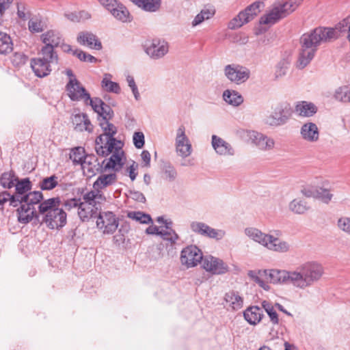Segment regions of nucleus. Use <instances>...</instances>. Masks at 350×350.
Listing matches in <instances>:
<instances>
[{"instance_id":"obj_57","label":"nucleus","mask_w":350,"mask_h":350,"mask_svg":"<svg viewBox=\"0 0 350 350\" xmlns=\"http://www.w3.org/2000/svg\"><path fill=\"white\" fill-rule=\"evenodd\" d=\"M84 101L86 104L89 103L94 111L97 113H99L100 110L103 107V105H105V103L98 98H91L90 97V98H85Z\"/></svg>"},{"instance_id":"obj_12","label":"nucleus","mask_w":350,"mask_h":350,"mask_svg":"<svg viewBox=\"0 0 350 350\" xmlns=\"http://www.w3.org/2000/svg\"><path fill=\"white\" fill-rule=\"evenodd\" d=\"M224 74L230 82L236 85H241L245 83L250 79L251 72L245 66L232 64L224 66Z\"/></svg>"},{"instance_id":"obj_9","label":"nucleus","mask_w":350,"mask_h":350,"mask_svg":"<svg viewBox=\"0 0 350 350\" xmlns=\"http://www.w3.org/2000/svg\"><path fill=\"white\" fill-rule=\"evenodd\" d=\"M247 276L266 291L271 290V286L261 278L262 276H267L270 282L273 284H282V269L250 270Z\"/></svg>"},{"instance_id":"obj_30","label":"nucleus","mask_w":350,"mask_h":350,"mask_svg":"<svg viewBox=\"0 0 350 350\" xmlns=\"http://www.w3.org/2000/svg\"><path fill=\"white\" fill-rule=\"evenodd\" d=\"M243 316L250 325H256L262 320L263 314L258 306H250L244 311Z\"/></svg>"},{"instance_id":"obj_37","label":"nucleus","mask_w":350,"mask_h":350,"mask_svg":"<svg viewBox=\"0 0 350 350\" xmlns=\"http://www.w3.org/2000/svg\"><path fill=\"white\" fill-rule=\"evenodd\" d=\"M46 21L39 16L31 17L28 22V29L33 33H41L46 29Z\"/></svg>"},{"instance_id":"obj_18","label":"nucleus","mask_w":350,"mask_h":350,"mask_svg":"<svg viewBox=\"0 0 350 350\" xmlns=\"http://www.w3.org/2000/svg\"><path fill=\"white\" fill-rule=\"evenodd\" d=\"M202 251L195 245L186 247L181 251L180 262L187 268L194 267L202 262Z\"/></svg>"},{"instance_id":"obj_7","label":"nucleus","mask_w":350,"mask_h":350,"mask_svg":"<svg viewBox=\"0 0 350 350\" xmlns=\"http://www.w3.org/2000/svg\"><path fill=\"white\" fill-rule=\"evenodd\" d=\"M82 200L77 211L80 219L87 221L93 217L97 216L100 204L105 201V197L96 192H86L83 195Z\"/></svg>"},{"instance_id":"obj_14","label":"nucleus","mask_w":350,"mask_h":350,"mask_svg":"<svg viewBox=\"0 0 350 350\" xmlns=\"http://www.w3.org/2000/svg\"><path fill=\"white\" fill-rule=\"evenodd\" d=\"M202 268L212 275H224L230 271L228 265L220 258L207 255L203 258Z\"/></svg>"},{"instance_id":"obj_36","label":"nucleus","mask_w":350,"mask_h":350,"mask_svg":"<svg viewBox=\"0 0 350 350\" xmlns=\"http://www.w3.org/2000/svg\"><path fill=\"white\" fill-rule=\"evenodd\" d=\"M133 3L142 10L154 12L159 10L161 0H131Z\"/></svg>"},{"instance_id":"obj_17","label":"nucleus","mask_w":350,"mask_h":350,"mask_svg":"<svg viewBox=\"0 0 350 350\" xmlns=\"http://www.w3.org/2000/svg\"><path fill=\"white\" fill-rule=\"evenodd\" d=\"M191 230L202 237L221 240L226 236V231L222 229H215L202 221H193L190 224Z\"/></svg>"},{"instance_id":"obj_32","label":"nucleus","mask_w":350,"mask_h":350,"mask_svg":"<svg viewBox=\"0 0 350 350\" xmlns=\"http://www.w3.org/2000/svg\"><path fill=\"white\" fill-rule=\"evenodd\" d=\"M223 100L228 105L239 107L243 103L242 95L234 90H226L222 94Z\"/></svg>"},{"instance_id":"obj_45","label":"nucleus","mask_w":350,"mask_h":350,"mask_svg":"<svg viewBox=\"0 0 350 350\" xmlns=\"http://www.w3.org/2000/svg\"><path fill=\"white\" fill-rule=\"evenodd\" d=\"M85 155V150L82 147H76L71 150L70 153V159L74 165H82Z\"/></svg>"},{"instance_id":"obj_58","label":"nucleus","mask_w":350,"mask_h":350,"mask_svg":"<svg viewBox=\"0 0 350 350\" xmlns=\"http://www.w3.org/2000/svg\"><path fill=\"white\" fill-rule=\"evenodd\" d=\"M73 55H76L81 61L88 62H96L97 61L96 58L94 56L80 50L73 51Z\"/></svg>"},{"instance_id":"obj_21","label":"nucleus","mask_w":350,"mask_h":350,"mask_svg":"<svg viewBox=\"0 0 350 350\" xmlns=\"http://www.w3.org/2000/svg\"><path fill=\"white\" fill-rule=\"evenodd\" d=\"M68 95L72 100H84L90 98V94L76 78H72L66 85Z\"/></svg>"},{"instance_id":"obj_25","label":"nucleus","mask_w":350,"mask_h":350,"mask_svg":"<svg viewBox=\"0 0 350 350\" xmlns=\"http://www.w3.org/2000/svg\"><path fill=\"white\" fill-rule=\"evenodd\" d=\"M301 138L310 143H315L319 139V130L317 125L312 122L304 123L300 129Z\"/></svg>"},{"instance_id":"obj_13","label":"nucleus","mask_w":350,"mask_h":350,"mask_svg":"<svg viewBox=\"0 0 350 350\" xmlns=\"http://www.w3.org/2000/svg\"><path fill=\"white\" fill-rule=\"evenodd\" d=\"M174 146L176 154L182 159L187 158L192 154V145L186 135L184 125H180L176 130Z\"/></svg>"},{"instance_id":"obj_39","label":"nucleus","mask_w":350,"mask_h":350,"mask_svg":"<svg viewBox=\"0 0 350 350\" xmlns=\"http://www.w3.org/2000/svg\"><path fill=\"white\" fill-rule=\"evenodd\" d=\"M112 75L109 73H105L101 81L102 88L108 92L118 94L120 92V88L118 83L111 81Z\"/></svg>"},{"instance_id":"obj_6","label":"nucleus","mask_w":350,"mask_h":350,"mask_svg":"<svg viewBox=\"0 0 350 350\" xmlns=\"http://www.w3.org/2000/svg\"><path fill=\"white\" fill-rule=\"evenodd\" d=\"M59 198H53L39 205V212L44 215L43 221L51 229H58L66 224V214L59 207Z\"/></svg>"},{"instance_id":"obj_52","label":"nucleus","mask_w":350,"mask_h":350,"mask_svg":"<svg viewBox=\"0 0 350 350\" xmlns=\"http://www.w3.org/2000/svg\"><path fill=\"white\" fill-rule=\"evenodd\" d=\"M126 80L129 87L130 88V89L134 96L135 99L136 100H139L141 96H140V94L139 92L137 86L135 83L134 77L133 76L129 75L126 76Z\"/></svg>"},{"instance_id":"obj_26","label":"nucleus","mask_w":350,"mask_h":350,"mask_svg":"<svg viewBox=\"0 0 350 350\" xmlns=\"http://www.w3.org/2000/svg\"><path fill=\"white\" fill-rule=\"evenodd\" d=\"M81 166L84 175L90 178L94 176L100 169V163L94 155H86Z\"/></svg>"},{"instance_id":"obj_64","label":"nucleus","mask_w":350,"mask_h":350,"mask_svg":"<svg viewBox=\"0 0 350 350\" xmlns=\"http://www.w3.org/2000/svg\"><path fill=\"white\" fill-rule=\"evenodd\" d=\"M27 12H26V7L24 3L20 2L17 3V15L18 16L23 20L27 18Z\"/></svg>"},{"instance_id":"obj_47","label":"nucleus","mask_w":350,"mask_h":350,"mask_svg":"<svg viewBox=\"0 0 350 350\" xmlns=\"http://www.w3.org/2000/svg\"><path fill=\"white\" fill-rule=\"evenodd\" d=\"M334 98L342 102H350V85L338 88L334 94Z\"/></svg>"},{"instance_id":"obj_29","label":"nucleus","mask_w":350,"mask_h":350,"mask_svg":"<svg viewBox=\"0 0 350 350\" xmlns=\"http://www.w3.org/2000/svg\"><path fill=\"white\" fill-rule=\"evenodd\" d=\"M109 12L116 20L122 23H129L132 20L128 9L119 1Z\"/></svg>"},{"instance_id":"obj_46","label":"nucleus","mask_w":350,"mask_h":350,"mask_svg":"<svg viewBox=\"0 0 350 350\" xmlns=\"http://www.w3.org/2000/svg\"><path fill=\"white\" fill-rule=\"evenodd\" d=\"M18 178L15 176L14 173L12 172H4L0 178V183L4 188H12Z\"/></svg>"},{"instance_id":"obj_59","label":"nucleus","mask_w":350,"mask_h":350,"mask_svg":"<svg viewBox=\"0 0 350 350\" xmlns=\"http://www.w3.org/2000/svg\"><path fill=\"white\" fill-rule=\"evenodd\" d=\"M163 174H164V178L166 180H167L169 182H172L176 179V176H177V172L173 167L167 166L164 169Z\"/></svg>"},{"instance_id":"obj_8","label":"nucleus","mask_w":350,"mask_h":350,"mask_svg":"<svg viewBox=\"0 0 350 350\" xmlns=\"http://www.w3.org/2000/svg\"><path fill=\"white\" fill-rule=\"evenodd\" d=\"M40 41L44 44L40 50V55L55 60V57L58 56L55 49L59 47L64 41L62 33L55 29L47 30L40 35Z\"/></svg>"},{"instance_id":"obj_54","label":"nucleus","mask_w":350,"mask_h":350,"mask_svg":"<svg viewBox=\"0 0 350 350\" xmlns=\"http://www.w3.org/2000/svg\"><path fill=\"white\" fill-rule=\"evenodd\" d=\"M337 226L343 232L350 236V217H343L338 219Z\"/></svg>"},{"instance_id":"obj_15","label":"nucleus","mask_w":350,"mask_h":350,"mask_svg":"<svg viewBox=\"0 0 350 350\" xmlns=\"http://www.w3.org/2000/svg\"><path fill=\"white\" fill-rule=\"evenodd\" d=\"M170 44L164 39L154 38L145 46V53L153 60L163 58L169 52Z\"/></svg>"},{"instance_id":"obj_38","label":"nucleus","mask_w":350,"mask_h":350,"mask_svg":"<svg viewBox=\"0 0 350 350\" xmlns=\"http://www.w3.org/2000/svg\"><path fill=\"white\" fill-rule=\"evenodd\" d=\"M288 207L289 211L297 215L304 214L310 208L308 203L300 198L293 199L289 202Z\"/></svg>"},{"instance_id":"obj_50","label":"nucleus","mask_w":350,"mask_h":350,"mask_svg":"<svg viewBox=\"0 0 350 350\" xmlns=\"http://www.w3.org/2000/svg\"><path fill=\"white\" fill-rule=\"evenodd\" d=\"M129 218L133 219L137 221H139L141 224H150L152 222V219L150 216L148 214L144 213L142 212H130L128 214Z\"/></svg>"},{"instance_id":"obj_56","label":"nucleus","mask_w":350,"mask_h":350,"mask_svg":"<svg viewBox=\"0 0 350 350\" xmlns=\"http://www.w3.org/2000/svg\"><path fill=\"white\" fill-rule=\"evenodd\" d=\"M98 115L101 118L100 120L109 121L112 118L113 116V111L108 105L105 103Z\"/></svg>"},{"instance_id":"obj_31","label":"nucleus","mask_w":350,"mask_h":350,"mask_svg":"<svg viewBox=\"0 0 350 350\" xmlns=\"http://www.w3.org/2000/svg\"><path fill=\"white\" fill-rule=\"evenodd\" d=\"M14 187L16 188V193L12 195V200L14 199L16 203H19L21 202V198L25 197V195L27 194L26 193L31 189V185L28 178H24L21 180H18L17 179Z\"/></svg>"},{"instance_id":"obj_24","label":"nucleus","mask_w":350,"mask_h":350,"mask_svg":"<svg viewBox=\"0 0 350 350\" xmlns=\"http://www.w3.org/2000/svg\"><path fill=\"white\" fill-rule=\"evenodd\" d=\"M288 120V116L282 107H277L273 112L267 116L264 120L265 124L272 127L284 124Z\"/></svg>"},{"instance_id":"obj_49","label":"nucleus","mask_w":350,"mask_h":350,"mask_svg":"<svg viewBox=\"0 0 350 350\" xmlns=\"http://www.w3.org/2000/svg\"><path fill=\"white\" fill-rule=\"evenodd\" d=\"M349 23V16L346 17L342 19L341 21L338 23L334 27H326V29L334 30V34L336 37L333 38V41L336 40L339 36L340 33L345 32L348 30V25Z\"/></svg>"},{"instance_id":"obj_51","label":"nucleus","mask_w":350,"mask_h":350,"mask_svg":"<svg viewBox=\"0 0 350 350\" xmlns=\"http://www.w3.org/2000/svg\"><path fill=\"white\" fill-rule=\"evenodd\" d=\"M159 235H160L163 239L168 241L171 243H174L178 239V234L174 230L161 228Z\"/></svg>"},{"instance_id":"obj_43","label":"nucleus","mask_w":350,"mask_h":350,"mask_svg":"<svg viewBox=\"0 0 350 350\" xmlns=\"http://www.w3.org/2000/svg\"><path fill=\"white\" fill-rule=\"evenodd\" d=\"M261 306L268 314L272 324L278 325L279 323V318L274 306L265 300L262 301Z\"/></svg>"},{"instance_id":"obj_20","label":"nucleus","mask_w":350,"mask_h":350,"mask_svg":"<svg viewBox=\"0 0 350 350\" xmlns=\"http://www.w3.org/2000/svg\"><path fill=\"white\" fill-rule=\"evenodd\" d=\"M211 145L218 155L232 157L235 154L234 147L229 142L216 135H213L211 137Z\"/></svg>"},{"instance_id":"obj_41","label":"nucleus","mask_w":350,"mask_h":350,"mask_svg":"<svg viewBox=\"0 0 350 350\" xmlns=\"http://www.w3.org/2000/svg\"><path fill=\"white\" fill-rule=\"evenodd\" d=\"M42 198L43 196L40 191L29 192L25 195V197L21 198V202L19 203H25L31 206H33V204L39 203Z\"/></svg>"},{"instance_id":"obj_1","label":"nucleus","mask_w":350,"mask_h":350,"mask_svg":"<svg viewBox=\"0 0 350 350\" xmlns=\"http://www.w3.org/2000/svg\"><path fill=\"white\" fill-rule=\"evenodd\" d=\"M99 124L103 133L96 139L95 150L98 155L103 157L111 154L104 165L105 170L119 171L124 165V154L122 142L113 137L117 133V128L107 120H100Z\"/></svg>"},{"instance_id":"obj_42","label":"nucleus","mask_w":350,"mask_h":350,"mask_svg":"<svg viewBox=\"0 0 350 350\" xmlns=\"http://www.w3.org/2000/svg\"><path fill=\"white\" fill-rule=\"evenodd\" d=\"M290 61L288 58H284L279 61L275 68L274 75L276 79H280L284 77L289 68Z\"/></svg>"},{"instance_id":"obj_61","label":"nucleus","mask_w":350,"mask_h":350,"mask_svg":"<svg viewBox=\"0 0 350 350\" xmlns=\"http://www.w3.org/2000/svg\"><path fill=\"white\" fill-rule=\"evenodd\" d=\"M81 199L72 198L65 202L64 206L66 210L70 211L72 208H79Z\"/></svg>"},{"instance_id":"obj_2","label":"nucleus","mask_w":350,"mask_h":350,"mask_svg":"<svg viewBox=\"0 0 350 350\" xmlns=\"http://www.w3.org/2000/svg\"><path fill=\"white\" fill-rule=\"evenodd\" d=\"M324 268L317 261H308L295 269H282V284L290 285L297 290H306L321 280Z\"/></svg>"},{"instance_id":"obj_55","label":"nucleus","mask_w":350,"mask_h":350,"mask_svg":"<svg viewBox=\"0 0 350 350\" xmlns=\"http://www.w3.org/2000/svg\"><path fill=\"white\" fill-rule=\"evenodd\" d=\"M13 196H11L8 192L4 191L0 193V211L3 209L4 204L7 202H10V205L13 206H16L17 203L16 200H12Z\"/></svg>"},{"instance_id":"obj_63","label":"nucleus","mask_w":350,"mask_h":350,"mask_svg":"<svg viewBox=\"0 0 350 350\" xmlns=\"http://www.w3.org/2000/svg\"><path fill=\"white\" fill-rule=\"evenodd\" d=\"M129 198L136 202L144 203L146 201V198L144 194L138 191H130Z\"/></svg>"},{"instance_id":"obj_10","label":"nucleus","mask_w":350,"mask_h":350,"mask_svg":"<svg viewBox=\"0 0 350 350\" xmlns=\"http://www.w3.org/2000/svg\"><path fill=\"white\" fill-rule=\"evenodd\" d=\"M241 136L262 151H271L275 148L273 138L254 130H243Z\"/></svg>"},{"instance_id":"obj_62","label":"nucleus","mask_w":350,"mask_h":350,"mask_svg":"<svg viewBox=\"0 0 350 350\" xmlns=\"http://www.w3.org/2000/svg\"><path fill=\"white\" fill-rule=\"evenodd\" d=\"M138 169V164L135 161H133L132 164L126 168V172L128 173L131 180L134 181L137 176V170Z\"/></svg>"},{"instance_id":"obj_33","label":"nucleus","mask_w":350,"mask_h":350,"mask_svg":"<svg viewBox=\"0 0 350 350\" xmlns=\"http://www.w3.org/2000/svg\"><path fill=\"white\" fill-rule=\"evenodd\" d=\"M72 122L75 125V129L79 131L92 132L93 130V126L85 113L76 114L73 118Z\"/></svg>"},{"instance_id":"obj_28","label":"nucleus","mask_w":350,"mask_h":350,"mask_svg":"<svg viewBox=\"0 0 350 350\" xmlns=\"http://www.w3.org/2000/svg\"><path fill=\"white\" fill-rule=\"evenodd\" d=\"M77 42L89 48L100 50L102 48L100 42L96 36L90 32H80L77 36Z\"/></svg>"},{"instance_id":"obj_22","label":"nucleus","mask_w":350,"mask_h":350,"mask_svg":"<svg viewBox=\"0 0 350 350\" xmlns=\"http://www.w3.org/2000/svg\"><path fill=\"white\" fill-rule=\"evenodd\" d=\"M329 185L327 180H324L321 177L314 178L310 184L302 187L301 193L306 198H312L317 199L319 195H316V192L321 193L325 187Z\"/></svg>"},{"instance_id":"obj_60","label":"nucleus","mask_w":350,"mask_h":350,"mask_svg":"<svg viewBox=\"0 0 350 350\" xmlns=\"http://www.w3.org/2000/svg\"><path fill=\"white\" fill-rule=\"evenodd\" d=\"M133 143L137 148H142L144 145V135L142 132H135L133 137Z\"/></svg>"},{"instance_id":"obj_27","label":"nucleus","mask_w":350,"mask_h":350,"mask_svg":"<svg viewBox=\"0 0 350 350\" xmlns=\"http://www.w3.org/2000/svg\"><path fill=\"white\" fill-rule=\"evenodd\" d=\"M318 107L311 102L301 100L295 107V113L300 117L310 118L317 113Z\"/></svg>"},{"instance_id":"obj_48","label":"nucleus","mask_w":350,"mask_h":350,"mask_svg":"<svg viewBox=\"0 0 350 350\" xmlns=\"http://www.w3.org/2000/svg\"><path fill=\"white\" fill-rule=\"evenodd\" d=\"M58 185V177L53 175L44 178L39 183V186L42 190H51Z\"/></svg>"},{"instance_id":"obj_16","label":"nucleus","mask_w":350,"mask_h":350,"mask_svg":"<svg viewBox=\"0 0 350 350\" xmlns=\"http://www.w3.org/2000/svg\"><path fill=\"white\" fill-rule=\"evenodd\" d=\"M96 226L103 234H113L119 225L118 219L111 211L99 213L96 219Z\"/></svg>"},{"instance_id":"obj_34","label":"nucleus","mask_w":350,"mask_h":350,"mask_svg":"<svg viewBox=\"0 0 350 350\" xmlns=\"http://www.w3.org/2000/svg\"><path fill=\"white\" fill-rule=\"evenodd\" d=\"M224 300L226 306L234 310H237L243 306V298L237 292L230 291L226 293L224 296Z\"/></svg>"},{"instance_id":"obj_11","label":"nucleus","mask_w":350,"mask_h":350,"mask_svg":"<svg viewBox=\"0 0 350 350\" xmlns=\"http://www.w3.org/2000/svg\"><path fill=\"white\" fill-rule=\"evenodd\" d=\"M261 5L262 3L260 2H254L247 6L228 23V27L230 29H237L253 20L260 12Z\"/></svg>"},{"instance_id":"obj_19","label":"nucleus","mask_w":350,"mask_h":350,"mask_svg":"<svg viewBox=\"0 0 350 350\" xmlns=\"http://www.w3.org/2000/svg\"><path fill=\"white\" fill-rule=\"evenodd\" d=\"M58 64V57L55 60L46 58L42 55L41 57L33 58L31 60V67L35 75L38 77H44L50 74L51 67Z\"/></svg>"},{"instance_id":"obj_40","label":"nucleus","mask_w":350,"mask_h":350,"mask_svg":"<svg viewBox=\"0 0 350 350\" xmlns=\"http://www.w3.org/2000/svg\"><path fill=\"white\" fill-rule=\"evenodd\" d=\"M215 10L212 8H204L191 21L192 27H196L202 24L205 20H208L215 14Z\"/></svg>"},{"instance_id":"obj_35","label":"nucleus","mask_w":350,"mask_h":350,"mask_svg":"<svg viewBox=\"0 0 350 350\" xmlns=\"http://www.w3.org/2000/svg\"><path fill=\"white\" fill-rule=\"evenodd\" d=\"M21 204V206L17 209L18 219L21 223L27 224L33 219L35 209L33 206H31L27 204Z\"/></svg>"},{"instance_id":"obj_3","label":"nucleus","mask_w":350,"mask_h":350,"mask_svg":"<svg viewBox=\"0 0 350 350\" xmlns=\"http://www.w3.org/2000/svg\"><path fill=\"white\" fill-rule=\"evenodd\" d=\"M334 30L318 27L304 33L300 38V52L297 61L299 68H305L314 58L320 45L333 41Z\"/></svg>"},{"instance_id":"obj_23","label":"nucleus","mask_w":350,"mask_h":350,"mask_svg":"<svg viewBox=\"0 0 350 350\" xmlns=\"http://www.w3.org/2000/svg\"><path fill=\"white\" fill-rule=\"evenodd\" d=\"M117 182V175L116 173L102 174H100L93 184L94 190L89 192H96L101 196H104L102 191L114 185Z\"/></svg>"},{"instance_id":"obj_4","label":"nucleus","mask_w":350,"mask_h":350,"mask_svg":"<svg viewBox=\"0 0 350 350\" xmlns=\"http://www.w3.org/2000/svg\"><path fill=\"white\" fill-rule=\"evenodd\" d=\"M244 234L249 239L270 251L283 254L291 250L290 243L278 237L281 234L280 230L266 233L256 227H247L244 229Z\"/></svg>"},{"instance_id":"obj_5","label":"nucleus","mask_w":350,"mask_h":350,"mask_svg":"<svg viewBox=\"0 0 350 350\" xmlns=\"http://www.w3.org/2000/svg\"><path fill=\"white\" fill-rule=\"evenodd\" d=\"M304 0H277L260 17V23L271 26L292 14Z\"/></svg>"},{"instance_id":"obj_53","label":"nucleus","mask_w":350,"mask_h":350,"mask_svg":"<svg viewBox=\"0 0 350 350\" xmlns=\"http://www.w3.org/2000/svg\"><path fill=\"white\" fill-rule=\"evenodd\" d=\"M320 191L321 193L316 192V195H319L317 199L320 200L325 204L329 203L333 198V194L331 193L330 189L326 186Z\"/></svg>"},{"instance_id":"obj_44","label":"nucleus","mask_w":350,"mask_h":350,"mask_svg":"<svg viewBox=\"0 0 350 350\" xmlns=\"http://www.w3.org/2000/svg\"><path fill=\"white\" fill-rule=\"evenodd\" d=\"M12 51V42L9 35L0 32V53L6 54Z\"/></svg>"}]
</instances>
